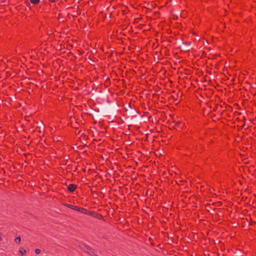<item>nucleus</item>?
I'll use <instances>...</instances> for the list:
<instances>
[{
	"instance_id": "9",
	"label": "nucleus",
	"mask_w": 256,
	"mask_h": 256,
	"mask_svg": "<svg viewBox=\"0 0 256 256\" xmlns=\"http://www.w3.org/2000/svg\"><path fill=\"white\" fill-rule=\"evenodd\" d=\"M2 234L1 233H0V241H2Z\"/></svg>"
},
{
	"instance_id": "6",
	"label": "nucleus",
	"mask_w": 256,
	"mask_h": 256,
	"mask_svg": "<svg viewBox=\"0 0 256 256\" xmlns=\"http://www.w3.org/2000/svg\"><path fill=\"white\" fill-rule=\"evenodd\" d=\"M14 242L17 244H20L21 242V238L20 236L16 237L14 239Z\"/></svg>"
},
{
	"instance_id": "10",
	"label": "nucleus",
	"mask_w": 256,
	"mask_h": 256,
	"mask_svg": "<svg viewBox=\"0 0 256 256\" xmlns=\"http://www.w3.org/2000/svg\"><path fill=\"white\" fill-rule=\"evenodd\" d=\"M180 122H178L176 123V126H178V124H180Z\"/></svg>"
},
{
	"instance_id": "2",
	"label": "nucleus",
	"mask_w": 256,
	"mask_h": 256,
	"mask_svg": "<svg viewBox=\"0 0 256 256\" xmlns=\"http://www.w3.org/2000/svg\"><path fill=\"white\" fill-rule=\"evenodd\" d=\"M77 211L80 212L84 214H89V211H88L86 209L84 208H80L78 206Z\"/></svg>"
},
{
	"instance_id": "11",
	"label": "nucleus",
	"mask_w": 256,
	"mask_h": 256,
	"mask_svg": "<svg viewBox=\"0 0 256 256\" xmlns=\"http://www.w3.org/2000/svg\"><path fill=\"white\" fill-rule=\"evenodd\" d=\"M50 2H54L55 0H49Z\"/></svg>"
},
{
	"instance_id": "8",
	"label": "nucleus",
	"mask_w": 256,
	"mask_h": 256,
	"mask_svg": "<svg viewBox=\"0 0 256 256\" xmlns=\"http://www.w3.org/2000/svg\"><path fill=\"white\" fill-rule=\"evenodd\" d=\"M40 252L41 250L40 249H36L35 250V252L36 254H40Z\"/></svg>"
},
{
	"instance_id": "1",
	"label": "nucleus",
	"mask_w": 256,
	"mask_h": 256,
	"mask_svg": "<svg viewBox=\"0 0 256 256\" xmlns=\"http://www.w3.org/2000/svg\"><path fill=\"white\" fill-rule=\"evenodd\" d=\"M77 186L74 184H70L68 186V190L70 192H74Z\"/></svg>"
},
{
	"instance_id": "3",
	"label": "nucleus",
	"mask_w": 256,
	"mask_h": 256,
	"mask_svg": "<svg viewBox=\"0 0 256 256\" xmlns=\"http://www.w3.org/2000/svg\"><path fill=\"white\" fill-rule=\"evenodd\" d=\"M88 215L92 216L94 217L97 218H98L101 219L102 218V216L100 214H98L94 212H89V214H87Z\"/></svg>"
},
{
	"instance_id": "7",
	"label": "nucleus",
	"mask_w": 256,
	"mask_h": 256,
	"mask_svg": "<svg viewBox=\"0 0 256 256\" xmlns=\"http://www.w3.org/2000/svg\"><path fill=\"white\" fill-rule=\"evenodd\" d=\"M32 4H38L40 2V0H30Z\"/></svg>"
},
{
	"instance_id": "5",
	"label": "nucleus",
	"mask_w": 256,
	"mask_h": 256,
	"mask_svg": "<svg viewBox=\"0 0 256 256\" xmlns=\"http://www.w3.org/2000/svg\"><path fill=\"white\" fill-rule=\"evenodd\" d=\"M19 252L22 254V255H24L26 252L25 249L23 248H20L19 249Z\"/></svg>"
},
{
	"instance_id": "4",
	"label": "nucleus",
	"mask_w": 256,
	"mask_h": 256,
	"mask_svg": "<svg viewBox=\"0 0 256 256\" xmlns=\"http://www.w3.org/2000/svg\"><path fill=\"white\" fill-rule=\"evenodd\" d=\"M65 206L68 208H69L72 210L77 211L78 208V206H73V205H72L70 204H66Z\"/></svg>"
}]
</instances>
